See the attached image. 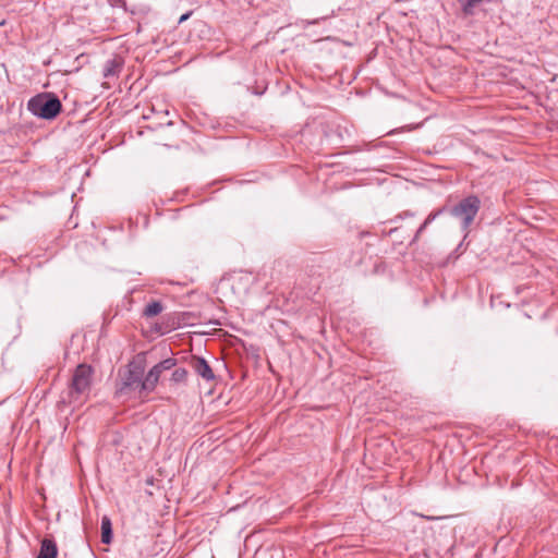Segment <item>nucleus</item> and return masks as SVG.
Instances as JSON below:
<instances>
[{"label": "nucleus", "instance_id": "nucleus-7", "mask_svg": "<svg viewBox=\"0 0 558 558\" xmlns=\"http://www.w3.org/2000/svg\"><path fill=\"white\" fill-rule=\"evenodd\" d=\"M112 538L111 521L108 517L101 519V542L109 544Z\"/></svg>", "mask_w": 558, "mask_h": 558}, {"label": "nucleus", "instance_id": "nucleus-12", "mask_svg": "<svg viewBox=\"0 0 558 558\" xmlns=\"http://www.w3.org/2000/svg\"><path fill=\"white\" fill-rule=\"evenodd\" d=\"M189 16H190V13L183 14V15L180 17L179 22H180V23H182V22L186 21V20L189 19Z\"/></svg>", "mask_w": 558, "mask_h": 558}, {"label": "nucleus", "instance_id": "nucleus-8", "mask_svg": "<svg viewBox=\"0 0 558 558\" xmlns=\"http://www.w3.org/2000/svg\"><path fill=\"white\" fill-rule=\"evenodd\" d=\"M162 307L160 303L154 302L146 306L145 308V315L146 316H156L161 312Z\"/></svg>", "mask_w": 558, "mask_h": 558}, {"label": "nucleus", "instance_id": "nucleus-3", "mask_svg": "<svg viewBox=\"0 0 558 558\" xmlns=\"http://www.w3.org/2000/svg\"><path fill=\"white\" fill-rule=\"evenodd\" d=\"M92 368L85 364L76 367L72 379V389L76 393H84L90 385Z\"/></svg>", "mask_w": 558, "mask_h": 558}, {"label": "nucleus", "instance_id": "nucleus-9", "mask_svg": "<svg viewBox=\"0 0 558 558\" xmlns=\"http://www.w3.org/2000/svg\"><path fill=\"white\" fill-rule=\"evenodd\" d=\"M172 366H174V361L171 359H167L160 362L159 364L155 365V367L158 368L160 373H162L166 369H170Z\"/></svg>", "mask_w": 558, "mask_h": 558}, {"label": "nucleus", "instance_id": "nucleus-5", "mask_svg": "<svg viewBox=\"0 0 558 558\" xmlns=\"http://www.w3.org/2000/svg\"><path fill=\"white\" fill-rule=\"evenodd\" d=\"M57 546L50 539H44L40 548V553L37 558H56Z\"/></svg>", "mask_w": 558, "mask_h": 558}, {"label": "nucleus", "instance_id": "nucleus-10", "mask_svg": "<svg viewBox=\"0 0 558 558\" xmlns=\"http://www.w3.org/2000/svg\"><path fill=\"white\" fill-rule=\"evenodd\" d=\"M186 377V371L183 368H178L172 373V379L175 381H182Z\"/></svg>", "mask_w": 558, "mask_h": 558}, {"label": "nucleus", "instance_id": "nucleus-11", "mask_svg": "<svg viewBox=\"0 0 558 558\" xmlns=\"http://www.w3.org/2000/svg\"><path fill=\"white\" fill-rule=\"evenodd\" d=\"M460 1H461V3H462V4H463V7H464V11H465L466 13H469V12H470V9H471L474 4H476V3L481 2L482 0H460Z\"/></svg>", "mask_w": 558, "mask_h": 558}, {"label": "nucleus", "instance_id": "nucleus-4", "mask_svg": "<svg viewBox=\"0 0 558 558\" xmlns=\"http://www.w3.org/2000/svg\"><path fill=\"white\" fill-rule=\"evenodd\" d=\"M194 369L195 372L203 377L206 380H213L214 379V373L210 368V366L207 364V362L204 359H196L194 361Z\"/></svg>", "mask_w": 558, "mask_h": 558}, {"label": "nucleus", "instance_id": "nucleus-6", "mask_svg": "<svg viewBox=\"0 0 558 558\" xmlns=\"http://www.w3.org/2000/svg\"><path fill=\"white\" fill-rule=\"evenodd\" d=\"M160 374L161 373L158 371V368H156L154 366L147 374L146 378L144 379V381L142 384V388L148 389V390L154 389L155 385L157 384V381L159 379Z\"/></svg>", "mask_w": 558, "mask_h": 558}, {"label": "nucleus", "instance_id": "nucleus-1", "mask_svg": "<svg viewBox=\"0 0 558 558\" xmlns=\"http://www.w3.org/2000/svg\"><path fill=\"white\" fill-rule=\"evenodd\" d=\"M28 110L43 119H53L61 110V102L49 94L33 97L27 104Z\"/></svg>", "mask_w": 558, "mask_h": 558}, {"label": "nucleus", "instance_id": "nucleus-2", "mask_svg": "<svg viewBox=\"0 0 558 558\" xmlns=\"http://www.w3.org/2000/svg\"><path fill=\"white\" fill-rule=\"evenodd\" d=\"M480 207V201L476 197H468L452 209V216L459 220L463 229H466L473 221Z\"/></svg>", "mask_w": 558, "mask_h": 558}]
</instances>
